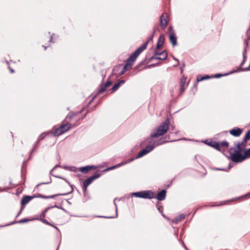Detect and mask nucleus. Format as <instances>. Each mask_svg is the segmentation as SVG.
Returning <instances> with one entry per match:
<instances>
[{
    "label": "nucleus",
    "instance_id": "nucleus-24",
    "mask_svg": "<svg viewBox=\"0 0 250 250\" xmlns=\"http://www.w3.org/2000/svg\"><path fill=\"white\" fill-rule=\"evenodd\" d=\"M134 160V159H130L129 160V161L128 162H122L121 163H119L115 166H112V169H115L116 168H117L120 166H123L125 164H127V163H129V162H131V161H132L133 160Z\"/></svg>",
    "mask_w": 250,
    "mask_h": 250
},
{
    "label": "nucleus",
    "instance_id": "nucleus-26",
    "mask_svg": "<svg viewBox=\"0 0 250 250\" xmlns=\"http://www.w3.org/2000/svg\"><path fill=\"white\" fill-rule=\"evenodd\" d=\"M29 221V219H28L26 218H24V219H21V220L18 221V222H12L11 223L9 224V225H12V224H15L16 223H19V224H22V223H24L27 222Z\"/></svg>",
    "mask_w": 250,
    "mask_h": 250
},
{
    "label": "nucleus",
    "instance_id": "nucleus-47",
    "mask_svg": "<svg viewBox=\"0 0 250 250\" xmlns=\"http://www.w3.org/2000/svg\"><path fill=\"white\" fill-rule=\"evenodd\" d=\"M112 169H112V167H108L106 168V169H104V170H103V171H109V170H112Z\"/></svg>",
    "mask_w": 250,
    "mask_h": 250
},
{
    "label": "nucleus",
    "instance_id": "nucleus-56",
    "mask_svg": "<svg viewBox=\"0 0 250 250\" xmlns=\"http://www.w3.org/2000/svg\"><path fill=\"white\" fill-rule=\"evenodd\" d=\"M51 226H53V227L54 228H55L56 229H58V228L56 226H54V225H52V224H51Z\"/></svg>",
    "mask_w": 250,
    "mask_h": 250
},
{
    "label": "nucleus",
    "instance_id": "nucleus-52",
    "mask_svg": "<svg viewBox=\"0 0 250 250\" xmlns=\"http://www.w3.org/2000/svg\"><path fill=\"white\" fill-rule=\"evenodd\" d=\"M51 183V181L49 182H47V183H41V184H38L37 186H39L40 185H42V184H49Z\"/></svg>",
    "mask_w": 250,
    "mask_h": 250
},
{
    "label": "nucleus",
    "instance_id": "nucleus-54",
    "mask_svg": "<svg viewBox=\"0 0 250 250\" xmlns=\"http://www.w3.org/2000/svg\"><path fill=\"white\" fill-rule=\"evenodd\" d=\"M9 69H10V70L11 73H14V69H13L11 68L10 67H9Z\"/></svg>",
    "mask_w": 250,
    "mask_h": 250
},
{
    "label": "nucleus",
    "instance_id": "nucleus-35",
    "mask_svg": "<svg viewBox=\"0 0 250 250\" xmlns=\"http://www.w3.org/2000/svg\"><path fill=\"white\" fill-rule=\"evenodd\" d=\"M50 208H46V209H45V210L43 212H42V214H41V215H40V218H42L44 219V217H45V216L46 212L47 211V210H48L49 209H50Z\"/></svg>",
    "mask_w": 250,
    "mask_h": 250
},
{
    "label": "nucleus",
    "instance_id": "nucleus-3",
    "mask_svg": "<svg viewBox=\"0 0 250 250\" xmlns=\"http://www.w3.org/2000/svg\"><path fill=\"white\" fill-rule=\"evenodd\" d=\"M169 125V119L167 118L163 123L158 126L150 134L152 138H157L165 134L168 130Z\"/></svg>",
    "mask_w": 250,
    "mask_h": 250
},
{
    "label": "nucleus",
    "instance_id": "nucleus-40",
    "mask_svg": "<svg viewBox=\"0 0 250 250\" xmlns=\"http://www.w3.org/2000/svg\"><path fill=\"white\" fill-rule=\"evenodd\" d=\"M116 199H115L114 201H113V203H114V204L115 206V209H116V217L118 215V213H117V204L116 203H115V200H116Z\"/></svg>",
    "mask_w": 250,
    "mask_h": 250
},
{
    "label": "nucleus",
    "instance_id": "nucleus-13",
    "mask_svg": "<svg viewBox=\"0 0 250 250\" xmlns=\"http://www.w3.org/2000/svg\"><path fill=\"white\" fill-rule=\"evenodd\" d=\"M169 41L173 46H175L177 44V38L175 33L172 32L169 35Z\"/></svg>",
    "mask_w": 250,
    "mask_h": 250
},
{
    "label": "nucleus",
    "instance_id": "nucleus-28",
    "mask_svg": "<svg viewBox=\"0 0 250 250\" xmlns=\"http://www.w3.org/2000/svg\"><path fill=\"white\" fill-rule=\"evenodd\" d=\"M63 168L65 169H66V170H68L69 171H73V172H76L77 171V168L76 167H66V166H64V167H63Z\"/></svg>",
    "mask_w": 250,
    "mask_h": 250
},
{
    "label": "nucleus",
    "instance_id": "nucleus-7",
    "mask_svg": "<svg viewBox=\"0 0 250 250\" xmlns=\"http://www.w3.org/2000/svg\"><path fill=\"white\" fill-rule=\"evenodd\" d=\"M101 175V173L96 172L92 176L84 180L83 182V184L84 185L85 187L88 186L94 180L99 178Z\"/></svg>",
    "mask_w": 250,
    "mask_h": 250
},
{
    "label": "nucleus",
    "instance_id": "nucleus-62",
    "mask_svg": "<svg viewBox=\"0 0 250 250\" xmlns=\"http://www.w3.org/2000/svg\"><path fill=\"white\" fill-rule=\"evenodd\" d=\"M43 48H44V50H45L46 49L47 47L43 45Z\"/></svg>",
    "mask_w": 250,
    "mask_h": 250
},
{
    "label": "nucleus",
    "instance_id": "nucleus-31",
    "mask_svg": "<svg viewBox=\"0 0 250 250\" xmlns=\"http://www.w3.org/2000/svg\"><path fill=\"white\" fill-rule=\"evenodd\" d=\"M120 86V85H119V83H115L113 86V87H112V88L110 90L111 91V92H113L116 91L119 88Z\"/></svg>",
    "mask_w": 250,
    "mask_h": 250
},
{
    "label": "nucleus",
    "instance_id": "nucleus-17",
    "mask_svg": "<svg viewBox=\"0 0 250 250\" xmlns=\"http://www.w3.org/2000/svg\"><path fill=\"white\" fill-rule=\"evenodd\" d=\"M208 145L215 148L216 150L221 151L219 149V142L216 141H210L208 144Z\"/></svg>",
    "mask_w": 250,
    "mask_h": 250
},
{
    "label": "nucleus",
    "instance_id": "nucleus-53",
    "mask_svg": "<svg viewBox=\"0 0 250 250\" xmlns=\"http://www.w3.org/2000/svg\"><path fill=\"white\" fill-rule=\"evenodd\" d=\"M50 208H61V207H59V206H57V205H55V206H52V207H50Z\"/></svg>",
    "mask_w": 250,
    "mask_h": 250
},
{
    "label": "nucleus",
    "instance_id": "nucleus-55",
    "mask_svg": "<svg viewBox=\"0 0 250 250\" xmlns=\"http://www.w3.org/2000/svg\"><path fill=\"white\" fill-rule=\"evenodd\" d=\"M246 196H248L249 198H250V192L248 193Z\"/></svg>",
    "mask_w": 250,
    "mask_h": 250
},
{
    "label": "nucleus",
    "instance_id": "nucleus-48",
    "mask_svg": "<svg viewBox=\"0 0 250 250\" xmlns=\"http://www.w3.org/2000/svg\"><path fill=\"white\" fill-rule=\"evenodd\" d=\"M99 217H102V218H113L114 217H113V216H100Z\"/></svg>",
    "mask_w": 250,
    "mask_h": 250
},
{
    "label": "nucleus",
    "instance_id": "nucleus-63",
    "mask_svg": "<svg viewBox=\"0 0 250 250\" xmlns=\"http://www.w3.org/2000/svg\"><path fill=\"white\" fill-rule=\"evenodd\" d=\"M174 126H171V129H172V130H174Z\"/></svg>",
    "mask_w": 250,
    "mask_h": 250
},
{
    "label": "nucleus",
    "instance_id": "nucleus-34",
    "mask_svg": "<svg viewBox=\"0 0 250 250\" xmlns=\"http://www.w3.org/2000/svg\"><path fill=\"white\" fill-rule=\"evenodd\" d=\"M39 142H38V141L35 144V145H34V146L33 148V149L32 150V151H31V153H33L34 152H35L36 151V150L37 149V148L39 146Z\"/></svg>",
    "mask_w": 250,
    "mask_h": 250
},
{
    "label": "nucleus",
    "instance_id": "nucleus-37",
    "mask_svg": "<svg viewBox=\"0 0 250 250\" xmlns=\"http://www.w3.org/2000/svg\"><path fill=\"white\" fill-rule=\"evenodd\" d=\"M76 114L75 113H69L67 117H66V118H68L69 119H71Z\"/></svg>",
    "mask_w": 250,
    "mask_h": 250
},
{
    "label": "nucleus",
    "instance_id": "nucleus-51",
    "mask_svg": "<svg viewBox=\"0 0 250 250\" xmlns=\"http://www.w3.org/2000/svg\"><path fill=\"white\" fill-rule=\"evenodd\" d=\"M182 244H183V246L184 247V248L186 250H188L187 248V247H186V246L185 245L184 243L183 242H182Z\"/></svg>",
    "mask_w": 250,
    "mask_h": 250
},
{
    "label": "nucleus",
    "instance_id": "nucleus-4",
    "mask_svg": "<svg viewBox=\"0 0 250 250\" xmlns=\"http://www.w3.org/2000/svg\"><path fill=\"white\" fill-rule=\"evenodd\" d=\"M247 39L245 40V42H244L245 47L243 52V61H242V62L241 63L240 66L238 68V70H234L233 71H231L229 74H232L233 73L236 72L237 71H248V70H250L249 66L246 67V68H242V66L243 65L244 63L246 62V58H247V56H246L247 50V48L248 47L249 45L250 44V39H249V35L248 34V31H247Z\"/></svg>",
    "mask_w": 250,
    "mask_h": 250
},
{
    "label": "nucleus",
    "instance_id": "nucleus-5",
    "mask_svg": "<svg viewBox=\"0 0 250 250\" xmlns=\"http://www.w3.org/2000/svg\"><path fill=\"white\" fill-rule=\"evenodd\" d=\"M229 152L230 158L233 162L239 163L245 160L244 155H242L236 148H230Z\"/></svg>",
    "mask_w": 250,
    "mask_h": 250
},
{
    "label": "nucleus",
    "instance_id": "nucleus-64",
    "mask_svg": "<svg viewBox=\"0 0 250 250\" xmlns=\"http://www.w3.org/2000/svg\"><path fill=\"white\" fill-rule=\"evenodd\" d=\"M156 31V29L155 28H154V31H153V33H154Z\"/></svg>",
    "mask_w": 250,
    "mask_h": 250
},
{
    "label": "nucleus",
    "instance_id": "nucleus-42",
    "mask_svg": "<svg viewBox=\"0 0 250 250\" xmlns=\"http://www.w3.org/2000/svg\"><path fill=\"white\" fill-rule=\"evenodd\" d=\"M227 75V74H225L224 75H222V74H217L215 75L214 77L215 78H220L221 76H222L223 75Z\"/></svg>",
    "mask_w": 250,
    "mask_h": 250
},
{
    "label": "nucleus",
    "instance_id": "nucleus-36",
    "mask_svg": "<svg viewBox=\"0 0 250 250\" xmlns=\"http://www.w3.org/2000/svg\"><path fill=\"white\" fill-rule=\"evenodd\" d=\"M46 136V133H42L39 137L38 138V142H40V141H41Z\"/></svg>",
    "mask_w": 250,
    "mask_h": 250
},
{
    "label": "nucleus",
    "instance_id": "nucleus-27",
    "mask_svg": "<svg viewBox=\"0 0 250 250\" xmlns=\"http://www.w3.org/2000/svg\"><path fill=\"white\" fill-rule=\"evenodd\" d=\"M68 193H62V194H55V195H51V196H42V197L43 198H45V199H49V198H54V197L55 196H58V195H67Z\"/></svg>",
    "mask_w": 250,
    "mask_h": 250
},
{
    "label": "nucleus",
    "instance_id": "nucleus-58",
    "mask_svg": "<svg viewBox=\"0 0 250 250\" xmlns=\"http://www.w3.org/2000/svg\"><path fill=\"white\" fill-rule=\"evenodd\" d=\"M60 208L62 209V210H63L64 212H66V210L64 208H63L61 207Z\"/></svg>",
    "mask_w": 250,
    "mask_h": 250
},
{
    "label": "nucleus",
    "instance_id": "nucleus-25",
    "mask_svg": "<svg viewBox=\"0 0 250 250\" xmlns=\"http://www.w3.org/2000/svg\"><path fill=\"white\" fill-rule=\"evenodd\" d=\"M143 193L144 191H139L133 193L132 195L136 197L143 198Z\"/></svg>",
    "mask_w": 250,
    "mask_h": 250
},
{
    "label": "nucleus",
    "instance_id": "nucleus-41",
    "mask_svg": "<svg viewBox=\"0 0 250 250\" xmlns=\"http://www.w3.org/2000/svg\"><path fill=\"white\" fill-rule=\"evenodd\" d=\"M54 177H57V178H60V179H62L64 180H65L67 183H68L69 184H70L69 182L67 181V179H66L65 178H64L63 177H62V176H57V175H54Z\"/></svg>",
    "mask_w": 250,
    "mask_h": 250
},
{
    "label": "nucleus",
    "instance_id": "nucleus-60",
    "mask_svg": "<svg viewBox=\"0 0 250 250\" xmlns=\"http://www.w3.org/2000/svg\"><path fill=\"white\" fill-rule=\"evenodd\" d=\"M217 169L220 170H224V169H223V168H217Z\"/></svg>",
    "mask_w": 250,
    "mask_h": 250
},
{
    "label": "nucleus",
    "instance_id": "nucleus-22",
    "mask_svg": "<svg viewBox=\"0 0 250 250\" xmlns=\"http://www.w3.org/2000/svg\"><path fill=\"white\" fill-rule=\"evenodd\" d=\"M107 87L104 84H101L99 88L98 93H102L105 91Z\"/></svg>",
    "mask_w": 250,
    "mask_h": 250
},
{
    "label": "nucleus",
    "instance_id": "nucleus-38",
    "mask_svg": "<svg viewBox=\"0 0 250 250\" xmlns=\"http://www.w3.org/2000/svg\"><path fill=\"white\" fill-rule=\"evenodd\" d=\"M40 220L43 222V223L45 224H47V225H51V224L48 222L46 220L44 219H43L42 218H40Z\"/></svg>",
    "mask_w": 250,
    "mask_h": 250
},
{
    "label": "nucleus",
    "instance_id": "nucleus-15",
    "mask_svg": "<svg viewBox=\"0 0 250 250\" xmlns=\"http://www.w3.org/2000/svg\"><path fill=\"white\" fill-rule=\"evenodd\" d=\"M165 42V37L164 35H161L159 38L156 48L157 49L159 48L161 46H162Z\"/></svg>",
    "mask_w": 250,
    "mask_h": 250
},
{
    "label": "nucleus",
    "instance_id": "nucleus-18",
    "mask_svg": "<svg viewBox=\"0 0 250 250\" xmlns=\"http://www.w3.org/2000/svg\"><path fill=\"white\" fill-rule=\"evenodd\" d=\"M185 218V215L184 214H181L179 216L175 217L173 222L175 223H178L183 220Z\"/></svg>",
    "mask_w": 250,
    "mask_h": 250
},
{
    "label": "nucleus",
    "instance_id": "nucleus-1",
    "mask_svg": "<svg viewBox=\"0 0 250 250\" xmlns=\"http://www.w3.org/2000/svg\"><path fill=\"white\" fill-rule=\"evenodd\" d=\"M153 35L149 37L148 41L146 42L140 47L138 48L127 59L125 64L124 65L123 69L119 73L120 75L123 74L126 70H128L131 68V66L133 62L136 60L137 57L146 48L148 42L150 41H152Z\"/></svg>",
    "mask_w": 250,
    "mask_h": 250
},
{
    "label": "nucleus",
    "instance_id": "nucleus-2",
    "mask_svg": "<svg viewBox=\"0 0 250 250\" xmlns=\"http://www.w3.org/2000/svg\"><path fill=\"white\" fill-rule=\"evenodd\" d=\"M166 137H162L159 140L153 141L152 145L147 146L144 149L140 151L135 158H141L152 151L155 146L168 142V141H166Z\"/></svg>",
    "mask_w": 250,
    "mask_h": 250
},
{
    "label": "nucleus",
    "instance_id": "nucleus-16",
    "mask_svg": "<svg viewBox=\"0 0 250 250\" xmlns=\"http://www.w3.org/2000/svg\"><path fill=\"white\" fill-rule=\"evenodd\" d=\"M60 127L62 129V131H64V133H65L73 126L71 124L66 123L61 125Z\"/></svg>",
    "mask_w": 250,
    "mask_h": 250
},
{
    "label": "nucleus",
    "instance_id": "nucleus-59",
    "mask_svg": "<svg viewBox=\"0 0 250 250\" xmlns=\"http://www.w3.org/2000/svg\"><path fill=\"white\" fill-rule=\"evenodd\" d=\"M52 39H53L52 36H51V37H50V42H52Z\"/></svg>",
    "mask_w": 250,
    "mask_h": 250
},
{
    "label": "nucleus",
    "instance_id": "nucleus-11",
    "mask_svg": "<svg viewBox=\"0 0 250 250\" xmlns=\"http://www.w3.org/2000/svg\"><path fill=\"white\" fill-rule=\"evenodd\" d=\"M154 197V193L150 190H144L143 193V198L152 199Z\"/></svg>",
    "mask_w": 250,
    "mask_h": 250
},
{
    "label": "nucleus",
    "instance_id": "nucleus-29",
    "mask_svg": "<svg viewBox=\"0 0 250 250\" xmlns=\"http://www.w3.org/2000/svg\"><path fill=\"white\" fill-rule=\"evenodd\" d=\"M250 140V130H249L243 139V142H246L248 140Z\"/></svg>",
    "mask_w": 250,
    "mask_h": 250
},
{
    "label": "nucleus",
    "instance_id": "nucleus-50",
    "mask_svg": "<svg viewBox=\"0 0 250 250\" xmlns=\"http://www.w3.org/2000/svg\"><path fill=\"white\" fill-rule=\"evenodd\" d=\"M173 58V59L175 61H177V64L176 65H178V64L179 63V61L178 59H177V58H175L174 56L172 57Z\"/></svg>",
    "mask_w": 250,
    "mask_h": 250
},
{
    "label": "nucleus",
    "instance_id": "nucleus-32",
    "mask_svg": "<svg viewBox=\"0 0 250 250\" xmlns=\"http://www.w3.org/2000/svg\"><path fill=\"white\" fill-rule=\"evenodd\" d=\"M244 156L245 159L250 157V148L245 151Z\"/></svg>",
    "mask_w": 250,
    "mask_h": 250
},
{
    "label": "nucleus",
    "instance_id": "nucleus-23",
    "mask_svg": "<svg viewBox=\"0 0 250 250\" xmlns=\"http://www.w3.org/2000/svg\"><path fill=\"white\" fill-rule=\"evenodd\" d=\"M158 55L161 56L160 57H162V60L166 59L167 57V54L166 51H163L161 53H158Z\"/></svg>",
    "mask_w": 250,
    "mask_h": 250
},
{
    "label": "nucleus",
    "instance_id": "nucleus-44",
    "mask_svg": "<svg viewBox=\"0 0 250 250\" xmlns=\"http://www.w3.org/2000/svg\"><path fill=\"white\" fill-rule=\"evenodd\" d=\"M157 209L159 210V211L161 213L163 212V207L161 206H158L157 205Z\"/></svg>",
    "mask_w": 250,
    "mask_h": 250
},
{
    "label": "nucleus",
    "instance_id": "nucleus-9",
    "mask_svg": "<svg viewBox=\"0 0 250 250\" xmlns=\"http://www.w3.org/2000/svg\"><path fill=\"white\" fill-rule=\"evenodd\" d=\"M33 198V197L31 196H23L21 201V204L22 206L21 209H22L24 206L29 203Z\"/></svg>",
    "mask_w": 250,
    "mask_h": 250
},
{
    "label": "nucleus",
    "instance_id": "nucleus-12",
    "mask_svg": "<svg viewBox=\"0 0 250 250\" xmlns=\"http://www.w3.org/2000/svg\"><path fill=\"white\" fill-rule=\"evenodd\" d=\"M166 190L165 189L162 190L157 194L156 198L159 201H163L165 199L166 196Z\"/></svg>",
    "mask_w": 250,
    "mask_h": 250
},
{
    "label": "nucleus",
    "instance_id": "nucleus-39",
    "mask_svg": "<svg viewBox=\"0 0 250 250\" xmlns=\"http://www.w3.org/2000/svg\"><path fill=\"white\" fill-rule=\"evenodd\" d=\"M112 84V82L110 80H108L105 84H104L107 87H109Z\"/></svg>",
    "mask_w": 250,
    "mask_h": 250
},
{
    "label": "nucleus",
    "instance_id": "nucleus-45",
    "mask_svg": "<svg viewBox=\"0 0 250 250\" xmlns=\"http://www.w3.org/2000/svg\"><path fill=\"white\" fill-rule=\"evenodd\" d=\"M125 80H122L120 81L119 82H118L117 83H119L120 85H121V84L125 83Z\"/></svg>",
    "mask_w": 250,
    "mask_h": 250
},
{
    "label": "nucleus",
    "instance_id": "nucleus-57",
    "mask_svg": "<svg viewBox=\"0 0 250 250\" xmlns=\"http://www.w3.org/2000/svg\"><path fill=\"white\" fill-rule=\"evenodd\" d=\"M180 69H181V73H182L183 71H184L183 68V67H181Z\"/></svg>",
    "mask_w": 250,
    "mask_h": 250
},
{
    "label": "nucleus",
    "instance_id": "nucleus-6",
    "mask_svg": "<svg viewBox=\"0 0 250 250\" xmlns=\"http://www.w3.org/2000/svg\"><path fill=\"white\" fill-rule=\"evenodd\" d=\"M168 21V16L167 13H163L160 17V26L162 29H165Z\"/></svg>",
    "mask_w": 250,
    "mask_h": 250
},
{
    "label": "nucleus",
    "instance_id": "nucleus-46",
    "mask_svg": "<svg viewBox=\"0 0 250 250\" xmlns=\"http://www.w3.org/2000/svg\"><path fill=\"white\" fill-rule=\"evenodd\" d=\"M87 187V186L85 187L84 185L83 184L82 188L84 192H85L86 191Z\"/></svg>",
    "mask_w": 250,
    "mask_h": 250
},
{
    "label": "nucleus",
    "instance_id": "nucleus-21",
    "mask_svg": "<svg viewBox=\"0 0 250 250\" xmlns=\"http://www.w3.org/2000/svg\"><path fill=\"white\" fill-rule=\"evenodd\" d=\"M219 149L221 150L222 147H226L228 148L229 147V143L227 141H223L221 143L219 142Z\"/></svg>",
    "mask_w": 250,
    "mask_h": 250
},
{
    "label": "nucleus",
    "instance_id": "nucleus-30",
    "mask_svg": "<svg viewBox=\"0 0 250 250\" xmlns=\"http://www.w3.org/2000/svg\"><path fill=\"white\" fill-rule=\"evenodd\" d=\"M210 76L208 75H206L205 76L201 77L200 78L197 77V81L198 82H200L205 80H207L210 78Z\"/></svg>",
    "mask_w": 250,
    "mask_h": 250
},
{
    "label": "nucleus",
    "instance_id": "nucleus-10",
    "mask_svg": "<svg viewBox=\"0 0 250 250\" xmlns=\"http://www.w3.org/2000/svg\"><path fill=\"white\" fill-rule=\"evenodd\" d=\"M186 79L187 78L184 76L182 77L181 79L180 88V92L181 93H183L186 89Z\"/></svg>",
    "mask_w": 250,
    "mask_h": 250
},
{
    "label": "nucleus",
    "instance_id": "nucleus-8",
    "mask_svg": "<svg viewBox=\"0 0 250 250\" xmlns=\"http://www.w3.org/2000/svg\"><path fill=\"white\" fill-rule=\"evenodd\" d=\"M243 132V130L239 127H235L229 130V133L235 137L240 136Z\"/></svg>",
    "mask_w": 250,
    "mask_h": 250
},
{
    "label": "nucleus",
    "instance_id": "nucleus-19",
    "mask_svg": "<svg viewBox=\"0 0 250 250\" xmlns=\"http://www.w3.org/2000/svg\"><path fill=\"white\" fill-rule=\"evenodd\" d=\"M245 143V142L242 141L240 142H238L237 145V149L239 150V152H241L244 150V143Z\"/></svg>",
    "mask_w": 250,
    "mask_h": 250
},
{
    "label": "nucleus",
    "instance_id": "nucleus-49",
    "mask_svg": "<svg viewBox=\"0 0 250 250\" xmlns=\"http://www.w3.org/2000/svg\"><path fill=\"white\" fill-rule=\"evenodd\" d=\"M58 166H59V165H56V166H55L53 168V169H52L51 170V171H50V174H52V171H53V170H54V169H55L57 167H58Z\"/></svg>",
    "mask_w": 250,
    "mask_h": 250
},
{
    "label": "nucleus",
    "instance_id": "nucleus-14",
    "mask_svg": "<svg viewBox=\"0 0 250 250\" xmlns=\"http://www.w3.org/2000/svg\"><path fill=\"white\" fill-rule=\"evenodd\" d=\"M92 168H96L94 166H87L80 168L79 171L83 173H86L88 171Z\"/></svg>",
    "mask_w": 250,
    "mask_h": 250
},
{
    "label": "nucleus",
    "instance_id": "nucleus-20",
    "mask_svg": "<svg viewBox=\"0 0 250 250\" xmlns=\"http://www.w3.org/2000/svg\"><path fill=\"white\" fill-rule=\"evenodd\" d=\"M63 133H64V131H62V129L60 128V127H59L55 130L53 134L54 136H58Z\"/></svg>",
    "mask_w": 250,
    "mask_h": 250
},
{
    "label": "nucleus",
    "instance_id": "nucleus-43",
    "mask_svg": "<svg viewBox=\"0 0 250 250\" xmlns=\"http://www.w3.org/2000/svg\"><path fill=\"white\" fill-rule=\"evenodd\" d=\"M168 31L169 32V35L172 33H174V30H173V27L171 26H169L168 27Z\"/></svg>",
    "mask_w": 250,
    "mask_h": 250
},
{
    "label": "nucleus",
    "instance_id": "nucleus-33",
    "mask_svg": "<svg viewBox=\"0 0 250 250\" xmlns=\"http://www.w3.org/2000/svg\"><path fill=\"white\" fill-rule=\"evenodd\" d=\"M151 60L152 59H156V60H162V57L160 56V55H158V53H157L156 51L155 52V55L151 57Z\"/></svg>",
    "mask_w": 250,
    "mask_h": 250
},
{
    "label": "nucleus",
    "instance_id": "nucleus-61",
    "mask_svg": "<svg viewBox=\"0 0 250 250\" xmlns=\"http://www.w3.org/2000/svg\"><path fill=\"white\" fill-rule=\"evenodd\" d=\"M162 216H163L164 217H165V218H166V216L164 215V214L163 212L162 213Z\"/></svg>",
    "mask_w": 250,
    "mask_h": 250
}]
</instances>
